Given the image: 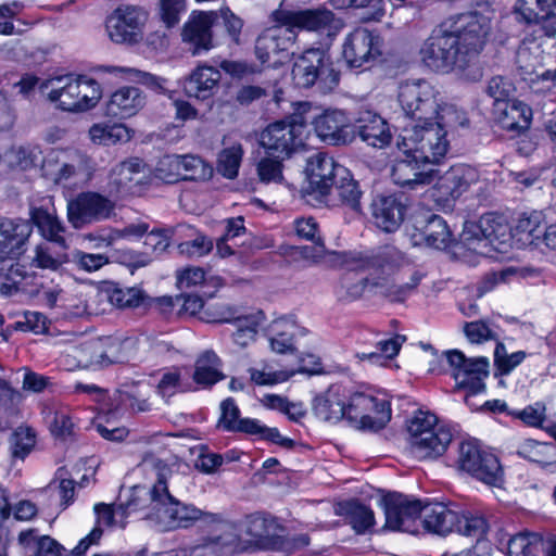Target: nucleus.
<instances>
[{"mask_svg": "<svg viewBox=\"0 0 556 556\" xmlns=\"http://www.w3.org/2000/svg\"><path fill=\"white\" fill-rule=\"evenodd\" d=\"M491 18L472 11L441 22L420 49L422 62L435 72L466 70L482 52L491 34Z\"/></svg>", "mask_w": 556, "mask_h": 556, "instance_id": "f257e3e1", "label": "nucleus"}, {"mask_svg": "<svg viewBox=\"0 0 556 556\" xmlns=\"http://www.w3.org/2000/svg\"><path fill=\"white\" fill-rule=\"evenodd\" d=\"M130 510H143L142 519L149 521L159 531H169L178 528H189L198 522L200 529L204 527L205 517L211 513L203 511L193 505H187L175 498L168 490L164 475H160L156 482L148 488L135 485L127 500Z\"/></svg>", "mask_w": 556, "mask_h": 556, "instance_id": "f03ea898", "label": "nucleus"}, {"mask_svg": "<svg viewBox=\"0 0 556 556\" xmlns=\"http://www.w3.org/2000/svg\"><path fill=\"white\" fill-rule=\"evenodd\" d=\"M338 256L345 271L340 277L336 293L339 300L346 302L358 300L366 291L376 294V287L372 286L376 277L365 275L369 269L376 266L401 267L408 263L406 256L395 248H386L374 258L348 253Z\"/></svg>", "mask_w": 556, "mask_h": 556, "instance_id": "7ed1b4c3", "label": "nucleus"}, {"mask_svg": "<svg viewBox=\"0 0 556 556\" xmlns=\"http://www.w3.org/2000/svg\"><path fill=\"white\" fill-rule=\"evenodd\" d=\"M396 147L402 153L416 156L431 166L442 159L448 150L445 131L432 121L417 122L403 128L396 139Z\"/></svg>", "mask_w": 556, "mask_h": 556, "instance_id": "20e7f679", "label": "nucleus"}, {"mask_svg": "<svg viewBox=\"0 0 556 556\" xmlns=\"http://www.w3.org/2000/svg\"><path fill=\"white\" fill-rule=\"evenodd\" d=\"M409 451L419 459H435L444 454L452 442L448 428L439 425L435 415L419 412L408 425Z\"/></svg>", "mask_w": 556, "mask_h": 556, "instance_id": "39448f33", "label": "nucleus"}, {"mask_svg": "<svg viewBox=\"0 0 556 556\" xmlns=\"http://www.w3.org/2000/svg\"><path fill=\"white\" fill-rule=\"evenodd\" d=\"M292 78L298 87L309 88L317 85L321 91L326 92L339 85L340 72L334 68L326 50L309 48L294 60Z\"/></svg>", "mask_w": 556, "mask_h": 556, "instance_id": "423d86ee", "label": "nucleus"}, {"mask_svg": "<svg viewBox=\"0 0 556 556\" xmlns=\"http://www.w3.org/2000/svg\"><path fill=\"white\" fill-rule=\"evenodd\" d=\"M202 543L194 547V556H222L245 552L240 523L212 514L204 519Z\"/></svg>", "mask_w": 556, "mask_h": 556, "instance_id": "0eeeda50", "label": "nucleus"}, {"mask_svg": "<svg viewBox=\"0 0 556 556\" xmlns=\"http://www.w3.org/2000/svg\"><path fill=\"white\" fill-rule=\"evenodd\" d=\"M52 89L48 93L50 101L58 103L64 111H85L94 106L100 99V86L87 77H58L52 80Z\"/></svg>", "mask_w": 556, "mask_h": 556, "instance_id": "6e6552de", "label": "nucleus"}, {"mask_svg": "<svg viewBox=\"0 0 556 556\" xmlns=\"http://www.w3.org/2000/svg\"><path fill=\"white\" fill-rule=\"evenodd\" d=\"M440 93L425 79H407L399 86L397 99L406 116L432 121L440 109Z\"/></svg>", "mask_w": 556, "mask_h": 556, "instance_id": "1a4fd4ad", "label": "nucleus"}, {"mask_svg": "<svg viewBox=\"0 0 556 556\" xmlns=\"http://www.w3.org/2000/svg\"><path fill=\"white\" fill-rule=\"evenodd\" d=\"M304 123L282 119L269 124L260 136V144L267 155L286 160L304 147Z\"/></svg>", "mask_w": 556, "mask_h": 556, "instance_id": "9d476101", "label": "nucleus"}, {"mask_svg": "<svg viewBox=\"0 0 556 556\" xmlns=\"http://www.w3.org/2000/svg\"><path fill=\"white\" fill-rule=\"evenodd\" d=\"M511 238L513 229L503 216L494 213L484 214L478 222L465 223L460 235L462 242L475 251L488 244L496 251H502Z\"/></svg>", "mask_w": 556, "mask_h": 556, "instance_id": "9b49d317", "label": "nucleus"}, {"mask_svg": "<svg viewBox=\"0 0 556 556\" xmlns=\"http://www.w3.org/2000/svg\"><path fill=\"white\" fill-rule=\"evenodd\" d=\"M271 20L281 25H295L299 29L325 31L329 37L337 36L344 22L327 8L289 10L282 7L271 12Z\"/></svg>", "mask_w": 556, "mask_h": 556, "instance_id": "f8f14e48", "label": "nucleus"}, {"mask_svg": "<svg viewBox=\"0 0 556 556\" xmlns=\"http://www.w3.org/2000/svg\"><path fill=\"white\" fill-rule=\"evenodd\" d=\"M391 418L389 403L362 392L354 393L345 403L344 419L354 428L377 431Z\"/></svg>", "mask_w": 556, "mask_h": 556, "instance_id": "ddd939ff", "label": "nucleus"}, {"mask_svg": "<svg viewBox=\"0 0 556 556\" xmlns=\"http://www.w3.org/2000/svg\"><path fill=\"white\" fill-rule=\"evenodd\" d=\"M457 466L488 485H498L503 481L497 457L481 450L476 441H464L459 444Z\"/></svg>", "mask_w": 556, "mask_h": 556, "instance_id": "4468645a", "label": "nucleus"}, {"mask_svg": "<svg viewBox=\"0 0 556 556\" xmlns=\"http://www.w3.org/2000/svg\"><path fill=\"white\" fill-rule=\"evenodd\" d=\"M442 357L452 368L456 389L468 391V395L465 397L466 403H468L469 395L484 391V379L489 376V359L486 357L468 358L458 350L446 351Z\"/></svg>", "mask_w": 556, "mask_h": 556, "instance_id": "2eb2a0df", "label": "nucleus"}, {"mask_svg": "<svg viewBox=\"0 0 556 556\" xmlns=\"http://www.w3.org/2000/svg\"><path fill=\"white\" fill-rule=\"evenodd\" d=\"M115 201L99 192L79 193L67 203V219L75 229L110 219L115 215Z\"/></svg>", "mask_w": 556, "mask_h": 556, "instance_id": "dca6fc26", "label": "nucleus"}, {"mask_svg": "<svg viewBox=\"0 0 556 556\" xmlns=\"http://www.w3.org/2000/svg\"><path fill=\"white\" fill-rule=\"evenodd\" d=\"M479 172L466 164L450 167L440 176L432 189V198L443 210H452L454 203L479 182Z\"/></svg>", "mask_w": 556, "mask_h": 556, "instance_id": "f3484780", "label": "nucleus"}, {"mask_svg": "<svg viewBox=\"0 0 556 556\" xmlns=\"http://www.w3.org/2000/svg\"><path fill=\"white\" fill-rule=\"evenodd\" d=\"M147 13L134 5H121L108 16L105 28L109 38L118 45L134 46L143 38Z\"/></svg>", "mask_w": 556, "mask_h": 556, "instance_id": "a211bd4d", "label": "nucleus"}, {"mask_svg": "<svg viewBox=\"0 0 556 556\" xmlns=\"http://www.w3.org/2000/svg\"><path fill=\"white\" fill-rule=\"evenodd\" d=\"M283 531L285 528L276 518L261 513L249 515L240 522V532L243 534L245 552H275Z\"/></svg>", "mask_w": 556, "mask_h": 556, "instance_id": "6ab92c4d", "label": "nucleus"}, {"mask_svg": "<svg viewBox=\"0 0 556 556\" xmlns=\"http://www.w3.org/2000/svg\"><path fill=\"white\" fill-rule=\"evenodd\" d=\"M381 47L377 33L358 27L346 36L342 53L350 68H369L381 56Z\"/></svg>", "mask_w": 556, "mask_h": 556, "instance_id": "aec40b11", "label": "nucleus"}, {"mask_svg": "<svg viewBox=\"0 0 556 556\" xmlns=\"http://www.w3.org/2000/svg\"><path fill=\"white\" fill-rule=\"evenodd\" d=\"M386 522L383 530L416 533V520L421 516L422 505L399 493H390L381 500Z\"/></svg>", "mask_w": 556, "mask_h": 556, "instance_id": "412c9836", "label": "nucleus"}, {"mask_svg": "<svg viewBox=\"0 0 556 556\" xmlns=\"http://www.w3.org/2000/svg\"><path fill=\"white\" fill-rule=\"evenodd\" d=\"M146 165L138 157H129L112 167L106 184L109 197L122 199L140 190L146 181Z\"/></svg>", "mask_w": 556, "mask_h": 556, "instance_id": "4be33fe9", "label": "nucleus"}, {"mask_svg": "<svg viewBox=\"0 0 556 556\" xmlns=\"http://www.w3.org/2000/svg\"><path fill=\"white\" fill-rule=\"evenodd\" d=\"M318 138L333 147L350 146L354 142L353 125L342 110H326L313 121Z\"/></svg>", "mask_w": 556, "mask_h": 556, "instance_id": "5701e85b", "label": "nucleus"}, {"mask_svg": "<svg viewBox=\"0 0 556 556\" xmlns=\"http://www.w3.org/2000/svg\"><path fill=\"white\" fill-rule=\"evenodd\" d=\"M217 18L214 11H192L181 29L182 42L192 55H199L213 48L212 27Z\"/></svg>", "mask_w": 556, "mask_h": 556, "instance_id": "b1692460", "label": "nucleus"}, {"mask_svg": "<svg viewBox=\"0 0 556 556\" xmlns=\"http://www.w3.org/2000/svg\"><path fill=\"white\" fill-rule=\"evenodd\" d=\"M437 177V170L424 160L403 153L394 161L391 168L393 182L402 188L416 190L418 187L430 185Z\"/></svg>", "mask_w": 556, "mask_h": 556, "instance_id": "393cba45", "label": "nucleus"}, {"mask_svg": "<svg viewBox=\"0 0 556 556\" xmlns=\"http://www.w3.org/2000/svg\"><path fill=\"white\" fill-rule=\"evenodd\" d=\"M339 168L345 167L324 152H317L307 159L305 172L311 193L316 199L320 200L333 187L338 180Z\"/></svg>", "mask_w": 556, "mask_h": 556, "instance_id": "a878e982", "label": "nucleus"}, {"mask_svg": "<svg viewBox=\"0 0 556 556\" xmlns=\"http://www.w3.org/2000/svg\"><path fill=\"white\" fill-rule=\"evenodd\" d=\"M362 197L363 190L353 174L348 168H339L338 180L319 201L328 206L344 205L359 213Z\"/></svg>", "mask_w": 556, "mask_h": 556, "instance_id": "bb28decb", "label": "nucleus"}, {"mask_svg": "<svg viewBox=\"0 0 556 556\" xmlns=\"http://www.w3.org/2000/svg\"><path fill=\"white\" fill-rule=\"evenodd\" d=\"M353 125L354 140H361L370 147L382 149L390 144L392 134L388 122L378 113L363 110Z\"/></svg>", "mask_w": 556, "mask_h": 556, "instance_id": "cd10ccee", "label": "nucleus"}, {"mask_svg": "<svg viewBox=\"0 0 556 556\" xmlns=\"http://www.w3.org/2000/svg\"><path fill=\"white\" fill-rule=\"evenodd\" d=\"M375 225L386 232H394L402 225L406 205L401 197L395 194L377 195L370 205Z\"/></svg>", "mask_w": 556, "mask_h": 556, "instance_id": "c85d7f7f", "label": "nucleus"}, {"mask_svg": "<svg viewBox=\"0 0 556 556\" xmlns=\"http://www.w3.org/2000/svg\"><path fill=\"white\" fill-rule=\"evenodd\" d=\"M494 123L502 129L521 134L530 127L532 112L523 102L513 99L508 102H498L492 109Z\"/></svg>", "mask_w": 556, "mask_h": 556, "instance_id": "c756f323", "label": "nucleus"}, {"mask_svg": "<svg viewBox=\"0 0 556 556\" xmlns=\"http://www.w3.org/2000/svg\"><path fill=\"white\" fill-rule=\"evenodd\" d=\"M222 79L220 72L208 65L194 68L184 81V91L190 98L206 100L218 90Z\"/></svg>", "mask_w": 556, "mask_h": 556, "instance_id": "7c9ffc66", "label": "nucleus"}, {"mask_svg": "<svg viewBox=\"0 0 556 556\" xmlns=\"http://www.w3.org/2000/svg\"><path fill=\"white\" fill-rule=\"evenodd\" d=\"M146 105V96L137 87L125 86L114 91L106 104V115L128 118Z\"/></svg>", "mask_w": 556, "mask_h": 556, "instance_id": "2f4dec72", "label": "nucleus"}, {"mask_svg": "<svg viewBox=\"0 0 556 556\" xmlns=\"http://www.w3.org/2000/svg\"><path fill=\"white\" fill-rule=\"evenodd\" d=\"M346 395L341 386L332 384L328 390L317 395L313 402L315 415L328 422H338L344 419Z\"/></svg>", "mask_w": 556, "mask_h": 556, "instance_id": "473e14b6", "label": "nucleus"}, {"mask_svg": "<svg viewBox=\"0 0 556 556\" xmlns=\"http://www.w3.org/2000/svg\"><path fill=\"white\" fill-rule=\"evenodd\" d=\"M17 543L23 556H63L65 548L50 535L39 534L37 529L21 531Z\"/></svg>", "mask_w": 556, "mask_h": 556, "instance_id": "72a5a7b5", "label": "nucleus"}, {"mask_svg": "<svg viewBox=\"0 0 556 556\" xmlns=\"http://www.w3.org/2000/svg\"><path fill=\"white\" fill-rule=\"evenodd\" d=\"M421 517L426 530L446 535L454 531L458 513L443 503H429L422 506Z\"/></svg>", "mask_w": 556, "mask_h": 556, "instance_id": "f704fd0d", "label": "nucleus"}, {"mask_svg": "<svg viewBox=\"0 0 556 556\" xmlns=\"http://www.w3.org/2000/svg\"><path fill=\"white\" fill-rule=\"evenodd\" d=\"M426 274L420 269H414L409 280L403 283L392 282L386 277H376L372 286L376 287V295L384 296L393 303H402L417 291Z\"/></svg>", "mask_w": 556, "mask_h": 556, "instance_id": "c9c22d12", "label": "nucleus"}, {"mask_svg": "<svg viewBox=\"0 0 556 556\" xmlns=\"http://www.w3.org/2000/svg\"><path fill=\"white\" fill-rule=\"evenodd\" d=\"M94 170L89 156L80 152L71 154L70 160L63 162L54 176L56 184H85L90 180Z\"/></svg>", "mask_w": 556, "mask_h": 556, "instance_id": "e433bc0d", "label": "nucleus"}, {"mask_svg": "<svg viewBox=\"0 0 556 556\" xmlns=\"http://www.w3.org/2000/svg\"><path fill=\"white\" fill-rule=\"evenodd\" d=\"M67 249L66 241H45L36 247L31 266L59 271L68 262Z\"/></svg>", "mask_w": 556, "mask_h": 556, "instance_id": "4c0bfd02", "label": "nucleus"}, {"mask_svg": "<svg viewBox=\"0 0 556 556\" xmlns=\"http://www.w3.org/2000/svg\"><path fill=\"white\" fill-rule=\"evenodd\" d=\"M30 219L46 241H65V226L56 216L53 206L51 208L45 205L31 206Z\"/></svg>", "mask_w": 556, "mask_h": 556, "instance_id": "58836bf2", "label": "nucleus"}, {"mask_svg": "<svg viewBox=\"0 0 556 556\" xmlns=\"http://www.w3.org/2000/svg\"><path fill=\"white\" fill-rule=\"evenodd\" d=\"M337 514L352 527L357 534L369 531L375 525V515L370 507L358 501H348L339 504Z\"/></svg>", "mask_w": 556, "mask_h": 556, "instance_id": "ea45409f", "label": "nucleus"}, {"mask_svg": "<svg viewBox=\"0 0 556 556\" xmlns=\"http://www.w3.org/2000/svg\"><path fill=\"white\" fill-rule=\"evenodd\" d=\"M300 333L298 325L287 318L275 320L269 329V343L274 352L279 354L293 353L295 351L294 338Z\"/></svg>", "mask_w": 556, "mask_h": 556, "instance_id": "a19ab883", "label": "nucleus"}, {"mask_svg": "<svg viewBox=\"0 0 556 556\" xmlns=\"http://www.w3.org/2000/svg\"><path fill=\"white\" fill-rule=\"evenodd\" d=\"M29 277L25 266L11 257L0 258V278L3 282L0 286V293L4 296L13 295L24 291L23 281Z\"/></svg>", "mask_w": 556, "mask_h": 556, "instance_id": "79ce46f5", "label": "nucleus"}, {"mask_svg": "<svg viewBox=\"0 0 556 556\" xmlns=\"http://www.w3.org/2000/svg\"><path fill=\"white\" fill-rule=\"evenodd\" d=\"M132 345V341L126 339L121 341L113 339L108 341V345H94L92 348L94 357L90 361V365L105 367L111 364H122L129 361L128 349Z\"/></svg>", "mask_w": 556, "mask_h": 556, "instance_id": "37998d69", "label": "nucleus"}, {"mask_svg": "<svg viewBox=\"0 0 556 556\" xmlns=\"http://www.w3.org/2000/svg\"><path fill=\"white\" fill-rule=\"evenodd\" d=\"M513 229V238H516L522 245L536 244V241L544 238L545 227L542 224V216L539 212L522 214Z\"/></svg>", "mask_w": 556, "mask_h": 556, "instance_id": "c03bdc74", "label": "nucleus"}, {"mask_svg": "<svg viewBox=\"0 0 556 556\" xmlns=\"http://www.w3.org/2000/svg\"><path fill=\"white\" fill-rule=\"evenodd\" d=\"M220 359L213 351H205L195 362L193 380L207 388L223 380L225 376L219 371Z\"/></svg>", "mask_w": 556, "mask_h": 556, "instance_id": "a18cd8bd", "label": "nucleus"}, {"mask_svg": "<svg viewBox=\"0 0 556 556\" xmlns=\"http://www.w3.org/2000/svg\"><path fill=\"white\" fill-rule=\"evenodd\" d=\"M219 426L227 431L248 433L257 428V420L243 418L240 419V409L233 399L228 397L220 404Z\"/></svg>", "mask_w": 556, "mask_h": 556, "instance_id": "49530a36", "label": "nucleus"}, {"mask_svg": "<svg viewBox=\"0 0 556 556\" xmlns=\"http://www.w3.org/2000/svg\"><path fill=\"white\" fill-rule=\"evenodd\" d=\"M421 236L428 247L443 250L452 241V231L446 222L439 215L432 214L421 228Z\"/></svg>", "mask_w": 556, "mask_h": 556, "instance_id": "de8ad7c7", "label": "nucleus"}, {"mask_svg": "<svg viewBox=\"0 0 556 556\" xmlns=\"http://www.w3.org/2000/svg\"><path fill=\"white\" fill-rule=\"evenodd\" d=\"M181 180H205L212 177L213 167L193 154L178 155Z\"/></svg>", "mask_w": 556, "mask_h": 556, "instance_id": "09e8293b", "label": "nucleus"}, {"mask_svg": "<svg viewBox=\"0 0 556 556\" xmlns=\"http://www.w3.org/2000/svg\"><path fill=\"white\" fill-rule=\"evenodd\" d=\"M90 136L94 142L116 143L127 142L132 138L134 131L124 124L100 125L96 124L90 128Z\"/></svg>", "mask_w": 556, "mask_h": 556, "instance_id": "8fccbe9b", "label": "nucleus"}, {"mask_svg": "<svg viewBox=\"0 0 556 556\" xmlns=\"http://www.w3.org/2000/svg\"><path fill=\"white\" fill-rule=\"evenodd\" d=\"M97 70L102 73L125 76L128 79L136 80L154 89H163V84L166 83V80L161 77L132 67L99 65Z\"/></svg>", "mask_w": 556, "mask_h": 556, "instance_id": "3c124183", "label": "nucleus"}, {"mask_svg": "<svg viewBox=\"0 0 556 556\" xmlns=\"http://www.w3.org/2000/svg\"><path fill=\"white\" fill-rule=\"evenodd\" d=\"M242 156L243 148L240 142H235L231 146L224 148L218 154V172L228 179L236 178L239 173Z\"/></svg>", "mask_w": 556, "mask_h": 556, "instance_id": "603ef678", "label": "nucleus"}, {"mask_svg": "<svg viewBox=\"0 0 556 556\" xmlns=\"http://www.w3.org/2000/svg\"><path fill=\"white\" fill-rule=\"evenodd\" d=\"M264 320L265 315L263 311L247 314L244 319H239V323L236 325L237 330L232 334L235 343L241 348L247 346L255 339L257 329Z\"/></svg>", "mask_w": 556, "mask_h": 556, "instance_id": "864d4df0", "label": "nucleus"}, {"mask_svg": "<svg viewBox=\"0 0 556 556\" xmlns=\"http://www.w3.org/2000/svg\"><path fill=\"white\" fill-rule=\"evenodd\" d=\"M554 451L555 446L553 444L539 443L534 440H526L519 444L517 454L529 462L547 466L553 463L549 454Z\"/></svg>", "mask_w": 556, "mask_h": 556, "instance_id": "5fc2aeb1", "label": "nucleus"}, {"mask_svg": "<svg viewBox=\"0 0 556 556\" xmlns=\"http://www.w3.org/2000/svg\"><path fill=\"white\" fill-rule=\"evenodd\" d=\"M433 122L437 126L443 128L445 136L447 135L448 129L466 127L469 123L464 111L458 110L455 105L447 103H440V109L433 116Z\"/></svg>", "mask_w": 556, "mask_h": 556, "instance_id": "6e6d98bb", "label": "nucleus"}, {"mask_svg": "<svg viewBox=\"0 0 556 556\" xmlns=\"http://www.w3.org/2000/svg\"><path fill=\"white\" fill-rule=\"evenodd\" d=\"M110 303L118 308L138 307L144 301L143 292L138 288L114 286L106 290Z\"/></svg>", "mask_w": 556, "mask_h": 556, "instance_id": "4d7b16f0", "label": "nucleus"}, {"mask_svg": "<svg viewBox=\"0 0 556 556\" xmlns=\"http://www.w3.org/2000/svg\"><path fill=\"white\" fill-rule=\"evenodd\" d=\"M454 531L480 541L488 531V522L482 516L472 514H458L457 525Z\"/></svg>", "mask_w": 556, "mask_h": 556, "instance_id": "13d9d810", "label": "nucleus"}, {"mask_svg": "<svg viewBox=\"0 0 556 556\" xmlns=\"http://www.w3.org/2000/svg\"><path fill=\"white\" fill-rule=\"evenodd\" d=\"M187 10V0H159L157 14L166 27L176 26Z\"/></svg>", "mask_w": 556, "mask_h": 556, "instance_id": "bf43d9fd", "label": "nucleus"}, {"mask_svg": "<svg viewBox=\"0 0 556 556\" xmlns=\"http://www.w3.org/2000/svg\"><path fill=\"white\" fill-rule=\"evenodd\" d=\"M36 434L28 427H18L11 437L13 457L24 458L34 447Z\"/></svg>", "mask_w": 556, "mask_h": 556, "instance_id": "052dcab7", "label": "nucleus"}, {"mask_svg": "<svg viewBox=\"0 0 556 556\" xmlns=\"http://www.w3.org/2000/svg\"><path fill=\"white\" fill-rule=\"evenodd\" d=\"M179 157L176 154H168L161 157L155 166V177L167 182L173 184L181 180Z\"/></svg>", "mask_w": 556, "mask_h": 556, "instance_id": "680f3d73", "label": "nucleus"}, {"mask_svg": "<svg viewBox=\"0 0 556 556\" xmlns=\"http://www.w3.org/2000/svg\"><path fill=\"white\" fill-rule=\"evenodd\" d=\"M282 161L270 155L263 157L257 164V174L261 181L266 184L281 182L283 179Z\"/></svg>", "mask_w": 556, "mask_h": 556, "instance_id": "e2e57ef3", "label": "nucleus"}, {"mask_svg": "<svg viewBox=\"0 0 556 556\" xmlns=\"http://www.w3.org/2000/svg\"><path fill=\"white\" fill-rule=\"evenodd\" d=\"M94 513L97 515V522L94 527H111L114 525V518L116 514L121 516L130 515L131 513H143V510H130L127 508V502L119 504L117 509H114L111 505L99 503L94 505Z\"/></svg>", "mask_w": 556, "mask_h": 556, "instance_id": "0e129e2a", "label": "nucleus"}, {"mask_svg": "<svg viewBox=\"0 0 556 556\" xmlns=\"http://www.w3.org/2000/svg\"><path fill=\"white\" fill-rule=\"evenodd\" d=\"M176 303L179 306L178 313L180 315L195 316H210L207 311H203L204 301L200 295L192 293H185L176 296Z\"/></svg>", "mask_w": 556, "mask_h": 556, "instance_id": "69168bd1", "label": "nucleus"}, {"mask_svg": "<svg viewBox=\"0 0 556 556\" xmlns=\"http://www.w3.org/2000/svg\"><path fill=\"white\" fill-rule=\"evenodd\" d=\"M295 25H281L278 23L269 27L279 52L288 50L295 42Z\"/></svg>", "mask_w": 556, "mask_h": 556, "instance_id": "338daca9", "label": "nucleus"}, {"mask_svg": "<svg viewBox=\"0 0 556 556\" xmlns=\"http://www.w3.org/2000/svg\"><path fill=\"white\" fill-rule=\"evenodd\" d=\"M39 155L40 151L36 147H18L12 151V164L26 170L37 165Z\"/></svg>", "mask_w": 556, "mask_h": 556, "instance_id": "774afa93", "label": "nucleus"}]
</instances>
